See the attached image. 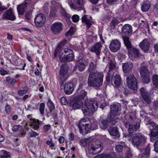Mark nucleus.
<instances>
[{"instance_id":"obj_4","label":"nucleus","mask_w":158,"mask_h":158,"mask_svg":"<svg viewBox=\"0 0 158 158\" xmlns=\"http://www.w3.org/2000/svg\"><path fill=\"white\" fill-rule=\"evenodd\" d=\"M144 135L140 133H137L132 136L131 143L133 146L138 148V146L142 145L146 141Z\"/></svg>"},{"instance_id":"obj_15","label":"nucleus","mask_w":158,"mask_h":158,"mask_svg":"<svg viewBox=\"0 0 158 158\" xmlns=\"http://www.w3.org/2000/svg\"><path fill=\"white\" fill-rule=\"evenodd\" d=\"M102 45L101 43L98 42L93 45L91 48L90 51L95 53L97 57L100 59L99 55L101 52V49Z\"/></svg>"},{"instance_id":"obj_46","label":"nucleus","mask_w":158,"mask_h":158,"mask_svg":"<svg viewBox=\"0 0 158 158\" xmlns=\"http://www.w3.org/2000/svg\"><path fill=\"white\" fill-rule=\"evenodd\" d=\"M63 52L65 54L67 55V54H69L73 52L71 49L69 48H65L64 49Z\"/></svg>"},{"instance_id":"obj_35","label":"nucleus","mask_w":158,"mask_h":158,"mask_svg":"<svg viewBox=\"0 0 158 158\" xmlns=\"http://www.w3.org/2000/svg\"><path fill=\"white\" fill-rule=\"evenodd\" d=\"M123 39L124 44L127 49L131 48L132 45H131L129 37L126 36H123Z\"/></svg>"},{"instance_id":"obj_18","label":"nucleus","mask_w":158,"mask_h":158,"mask_svg":"<svg viewBox=\"0 0 158 158\" xmlns=\"http://www.w3.org/2000/svg\"><path fill=\"white\" fill-rule=\"evenodd\" d=\"M140 92L144 100L147 104H150L151 102V101L148 95V94L146 90L144 88H142L140 89Z\"/></svg>"},{"instance_id":"obj_44","label":"nucleus","mask_w":158,"mask_h":158,"mask_svg":"<svg viewBox=\"0 0 158 158\" xmlns=\"http://www.w3.org/2000/svg\"><path fill=\"white\" fill-rule=\"evenodd\" d=\"M61 12L62 15L65 18H70V16L69 14L67 13L64 9H61Z\"/></svg>"},{"instance_id":"obj_34","label":"nucleus","mask_w":158,"mask_h":158,"mask_svg":"<svg viewBox=\"0 0 158 158\" xmlns=\"http://www.w3.org/2000/svg\"><path fill=\"white\" fill-rule=\"evenodd\" d=\"M78 63V69L80 71H83L86 67V66L84 63V61L82 59H79L77 61Z\"/></svg>"},{"instance_id":"obj_40","label":"nucleus","mask_w":158,"mask_h":158,"mask_svg":"<svg viewBox=\"0 0 158 158\" xmlns=\"http://www.w3.org/2000/svg\"><path fill=\"white\" fill-rule=\"evenodd\" d=\"M96 68V65H95L93 62H91L89 65L88 71L89 73H91Z\"/></svg>"},{"instance_id":"obj_45","label":"nucleus","mask_w":158,"mask_h":158,"mask_svg":"<svg viewBox=\"0 0 158 158\" xmlns=\"http://www.w3.org/2000/svg\"><path fill=\"white\" fill-rule=\"evenodd\" d=\"M45 105V104L44 103H41L40 105L39 110L40 114H43L44 112Z\"/></svg>"},{"instance_id":"obj_59","label":"nucleus","mask_w":158,"mask_h":158,"mask_svg":"<svg viewBox=\"0 0 158 158\" xmlns=\"http://www.w3.org/2000/svg\"><path fill=\"white\" fill-rule=\"evenodd\" d=\"M152 83L153 87L155 88L158 87V80H153Z\"/></svg>"},{"instance_id":"obj_20","label":"nucleus","mask_w":158,"mask_h":158,"mask_svg":"<svg viewBox=\"0 0 158 158\" xmlns=\"http://www.w3.org/2000/svg\"><path fill=\"white\" fill-rule=\"evenodd\" d=\"M122 32L125 35H129L132 32V28L131 26L128 24H126L122 28Z\"/></svg>"},{"instance_id":"obj_3","label":"nucleus","mask_w":158,"mask_h":158,"mask_svg":"<svg viewBox=\"0 0 158 158\" xmlns=\"http://www.w3.org/2000/svg\"><path fill=\"white\" fill-rule=\"evenodd\" d=\"M87 93L84 90L81 91L80 94L77 97L75 101L70 103L69 106L74 109H79L84 104L83 101L87 95Z\"/></svg>"},{"instance_id":"obj_64","label":"nucleus","mask_w":158,"mask_h":158,"mask_svg":"<svg viewBox=\"0 0 158 158\" xmlns=\"http://www.w3.org/2000/svg\"><path fill=\"white\" fill-rule=\"evenodd\" d=\"M154 51L156 52H158V43L155 44L154 45Z\"/></svg>"},{"instance_id":"obj_37","label":"nucleus","mask_w":158,"mask_h":158,"mask_svg":"<svg viewBox=\"0 0 158 158\" xmlns=\"http://www.w3.org/2000/svg\"><path fill=\"white\" fill-rule=\"evenodd\" d=\"M119 23V22L117 19H114L111 22L110 26L111 29H114Z\"/></svg>"},{"instance_id":"obj_17","label":"nucleus","mask_w":158,"mask_h":158,"mask_svg":"<svg viewBox=\"0 0 158 158\" xmlns=\"http://www.w3.org/2000/svg\"><path fill=\"white\" fill-rule=\"evenodd\" d=\"M129 57L132 59L137 58L139 56L140 53L137 49L132 48L128 49Z\"/></svg>"},{"instance_id":"obj_61","label":"nucleus","mask_w":158,"mask_h":158,"mask_svg":"<svg viewBox=\"0 0 158 158\" xmlns=\"http://www.w3.org/2000/svg\"><path fill=\"white\" fill-rule=\"evenodd\" d=\"M5 111L8 114H9L10 111V106L9 105H6L5 108Z\"/></svg>"},{"instance_id":"obj_22","label":"nucleus","mask_w":158,"mask_h":158,"mask_svg":"<svg viewBox=\"0 0 158 158\" xmlns=\"http://www.w3.org/2000/svg\"><path fill=\"white\" fill-rule=\"evenodd\" d=\"M103 80H88V84L89 86L99 87L102 83Z\"/></svg>"},{"instance_id":"obj_28","label":"nucleus","mask_w":158,"mask_h":158,"mask_svg":"<svg viewBox=\"0 0 158 158\" xmlns=\"http://www.w3.org/2000/svg\"><path fill=\"white\" fill-rule=\"evenodd\" d=\"M109 131L110 135L112 136H118V131L117 126H114L113 124L110 126Z\"/></svg>"},{"instance_id":"obj_47","label":"nucleus","mask_w":158,"mask_h":158,"mask_svg":"<svg viewBox=\"0 0 158 158\" xmlns=\"http://www.w3.org/2000/svg\"><path fill=\"white\" fill-rule=\"evenodd\" d=\"M28 135L29 137H32L37 136L38 134L37 133L33 131H32L31 132H28Z\"/></svg>"},{"instance_id":"obj_12","label":"nucleus","mask_w":158,"mask_h":158,"mask_svg":"<svg viewBox=\"0 0 158 158\" xmlns=\"http://www.w3.org/2000/svg\"><path fill=\"white\" fill-rule=\"evenodd\" d=\"M69 69V66L67 64H64L61 66L60 71V78L66 79L68 78V71Z\"/></svg>"},{"instance_id":"obj_19","label":"nucleus","mask_w":158,"mask_h":158,"mask_svg":"<svg viewBox=\"0 0 158 158\" xmlns=\"http://www.w3.org/2000/svg\"><path fill=\"white\" fill-rule=\"evenodd\" d=\"M141 48L145 52L148 51L150 47V44L148 39H144L139 44Z\"/></svg>"},{"instance_id":"obj_5","label":"nucleus","mask_w":158,"mask_h":158,"mask_svg":"<svg viewBox=\"0 0 158 158\" xmlns=\"http://www.w3.org/2000/svg\"><path fill=\"white\" fill-rule=\"evenodd\" d=\"M121 108V106L119 104H113L111 105L110 112L108 114V116L113 119L115 117L120 114Z\"/></svg>"},{"instance_id":"obj_1","label":"nucleus","mask_w":158,"mask_h":158,"mask_svg":"<svg viewBox=\"0 0 158 158\" xmlns=\"http://www.w3.org/2000/svg\"><path fill=\"white\" fill-rule=\"evenodd\" d=\"M98 107V102L93 98L85 99L82 107V110L85 115L92 113L96 110Z\"/></svg>"},{"instance_id":"obj_48","label":"nucleus","mask_w":158,"mask_h":158,"mask_svg":"<svg viewBox=\"0 0 158 158\" xmlns=\"http://www.w3.org/2000/svg\"><path fill=\"white\" fill-rule=\"evenodd\" d=\"M73 30V27H71L69 30L66 33V35L69 36L72 35L74 33Z\"/></svg>"},{"instance_id":"obj_11","label":"nucleus","mask_w":158,"mask_h":158,"mask_svg":"<svg viewBox=\"0 0 158 158\" xmlns=\"http://www.w3.org/2000/svg\"><path fill=\"white\" fill-rule=\"evenodd\" d=\"M50 28L53 34H59L62 30V24L59 22H55L51 25Z\"/></svg>"},{"instance_id":"obj_25","label":"nucleus","mask_w":158,"mask_h":158,"mask_svg":"<svg viewBox=\"0 0 158 158\" xmlns=\"http://www.w3.org/2000/svg\"><path fill=\"white\" fill-rule=\"evenodd\" d=\"M113 119L108 115L107 119L106 120H102L100 124V128L102 129H106L108 126L109 123H110Z\"/></svg>"},{"instance_id":"obj_60","label":"nucleus","mask_w":158,"mask_h":158,"mask_svg":"<svg viewBox=\"0 0 158 158\" xmlns=\"http://www.w3.org/2000/svg\"><path fill=\"white\" fill-rule=\"evenodd\" d=\"M74 138V135L73 133H71L69 134V139L70 141L73 140Z\"/></svg>"},{"instance_id":"obj_54","label":"nucleus","mask_w":158,"mask_h":158,"mask_svg":"<svg viewBox=\"0 0 158 158\" xmlns=\"http://www.w3.org/2000/svg\"><path fill=\"white\" fill-rule=\"evenodd\" d=\"M51 126L50 125H45L44 127V129L45 132H47L50 129Z\"/></svg>"},{"instance_id":"obj_33","label":"nucleus","mask_w":158,"mask_h":158,"mask_svg":"<svg viewBox=\"0 0 158 158\" xmlns=\"http://www.w3.org/2000/svg\"><path fill=\"white\" fill-rule=\"evenodd\" d=\"M13 131H17L20 133L22 135H25V133L23 132V127L20 125H16L14 126L12 129Z\"/></svg>"},{"instance_id":"obj_55","label":"nucleus","mask_w":158,"mask_h":158,"mask_svg":"<svg viewBox=\"0 0 158 158\" xmlns=\"http://www.w3.org/2000/svg\"><path fill=\"white\" fill-rule=\"evenodd\" d=\"M154 150L158 153V140L156 141L154 144Z\"/></svg>"},{"instance_id":"obj_36","label":"nucleus","mask_w":158,"mask_h":158,"mask_svg":"<svg viewBox=\"0 0 158 158\" xmlns=\"http://www.w3.org/2000/svg\"><path fill=\"white\" fill-rule=\"evenodd\" d=\"M0 157L1 158H10L9 152L5 150H1L0 152Z\"/></svg>"},{"instance_id":"obj_6","label":"nucleus","mask_w":158,"mask_h":158,"mask_svg":"<svg viewBox=\"0 0 158 158\" xmlns=\"http://www.w3.org/2000/svg\"><path fill=\"white\" fill-rule=\"evenodd\" d=\"M149 125L150 126L151 140L153 141L158 138V125L152 121L149 122Z\"/></svg>"},{"instance_id":"obj_16","label":"nucleus","mask_w":158,"mask_h":158,"mask_svg":"<svg viewBox=\"0 0 158 158\" xmlns=\"http://www.w3.org/2000/svg\"><path fill=\"white\" fill-rule=\"evenodd\" d=\"M140 73L141 77L143 79H150V76L147 67L143 66L140 68Z\"/></svg>"},{"instance_id":"obj_62","label":"nucleus","mask_w":158,"mask_h":158,"mask_svg":"<svg viewBox=\"0 0 158 158\" xmlns=\"http://www.w3.org/2000/svg\"><path fill=\"white\" fill-rule=\"evenodd\" d=\"M47 144L49 145L50 147H53L55 145L54 144L52 143V140L49 141L48 140L46 142Z\"/></svg>"},{"instance_id":"obj_29","label":"nucleus","mask_w":158,"mask_h":158,"mask_svg":"<svg viewBox=\"0 0 158 158\" xmlns=\"http://www.w3.org/2000/svg\"><path fill=\"white\" fill-rule=\"evenodd\" d=\"M30 126L34 130H37L39 127L40 122L39 120L33 119L30 121Z\"/></svg>"},{"instance_id":"obj_63","label":"nucleus","mask_w":158,"mask_h":158,"mask_svg":"<svg viewBox=\"0 0 158 158\" xmlns=\"http://www.w3.org/2000/svg\"><path fill=\"white\" fill-rule=\"evenodd\" d=\"M158 107V102L157 101H155L153 102V108L154 109L156 110L157 108Z\"/></svg>"},{"instance_id":"obj_9","label":"nucleus","mask_w":158,"mask_h":158,"mask_svg":"<svg viewBox=\"0 0 158 158\" xmlns=\"http://www.w3.org/2000/svg\"><path fill=\"white\" fill-rule=\"evenodd\" d=\"M89 152L90 154H96L100 153L102 149V147L101 144H93L88 148Z\"/></svg>"},{"instance_id":"obj_51","label":"nucleus","mask_w":158,"mask_h":158,"mask_svg":"<svg viewBox=\"0 0 158 158\" xmlns=\"http://www.w3.org/2000/svg\"><path fill=\"white\" fill-rule=\"evenodd\" d=\"M60 101L61 104L63 105H66L68 103L66 99L64 97H62L61 98Z\"/></svg>"},{"instance_id":"obj_8","label":"nucleus","mask_w":158,"mask_h":158,"mask_svg":"<svg viewBox=\"0 0 158 158\" xmlns=\"http://www.w3.org/2000/svg\"><path fill=\"white\" fill-rule=\"evenodd\" d=\"M59 59L60 62L62 63L73 60L74 59V53L73 52L70 54L66 55L64 54L63 52H60L59 53Z\"/></svg>"},{"instance_id":"obj_10","label":"nucleus","mask_w":158,"mask_h":158,"mask_svg":"<svg viewBox=\"0 0 158 158\" xmlns=\"http://www.w3.org/2000/svg\"><path fill=\"white\" fill-rule=\"evenodd\" d=\"M45 20V15L43 14H39L37 15L35 19V24L37 27H40L43 25Z\"/></svg>"},{"instance_id":"obj_32","label":"nucleus","mask_w":158,"mask_h":158,"mask_svg":"<svg viewBox=\"0 0 158 158\" xmlns=\"http://www.w3.org/2000/svg\"><path fill=\"white\" fill-rule=\"evenodd\" d=\"M150 6V4L148 1H144L141 5V10L143 12H146L149 10Z\"/></svg>"},{"instance_id":"obj_14","label":"nucleus","mask_w":158,"mask_h":158,"mask_svg":"<svg viewBox=\"0 0 158 158\" xmlns=\"http://www.w3.org/2000/svg\"><path fill=\"white\" fill-rule=\"evenodd\" d=\"M3 19H8L14 21L16 17L13 13L12 9L10 8L6 11L4 12L2 15Z\"/></svg>"},{"instance_id":"obj_41","label":"nucleus","mask_w":158,"mask_h":158,"mask_svg":"<svg viewBox=\"0 0 158 158\" xmlns=\"http://www.w3.org/2000/svg\"><path fill=\"white\" fill-rule=\"evenodd\" d=\"M47 106L49 109L51 110L55 108L53 103L50 99H48Z\"/></svg>"},{"instance_id":"obj_13","label":"nucleus","mask_w":158,"mask_h":158,"mask_svg":"<svg viewBox=\"0 0 158 158\" xmlns=\"http://www.w3.org/2000/svg\"><path fill=\"white\" fill-rule=\"evenodd\" d=\"M121 46L120 42L117 40H114L110 44L109 48L111 52H115L119 50Z\"/></svg>"},{"instance_id":"obj_43","label":"nucleus","mask_w":158,"mask_h":158,"mask_svg":"<svg viewBox=\"0 0 158 158\" xmlns=\"http://www.w3.org/2000/svg\"><path fill=\"white\" fill-rule=\"evenodd\" d=\"M144 152H145L144 156H146L147 157L149 155L150 153V149L149 148H146L145 150L143 149L141 151V152L142 154Z\"/></svg>"},{"instance_id":"obj_7","label":"nucleus","mask_w":158,"mask_h":158,"mask_svg":"<svg viewBox=\"0 0 158 158\" xmlns=\"http://www.w3.org/2000/svg\"><path fill=\"white\" fill-rule=\"evenodd\" d=\"M83 0H69L68 1V3L71 9H79L80 10H83L85 13V10L83 8Z\"/></svg>"},{"instance_id":"obj_39","label":"nucleus","mask_w":158,"mask_h":158,"mask_svg":"<svg viewBox=\"0 0 158 158\" xmlns=\"http://www.w3.org/2000/svg\"><path fill=\"white\" fill-rule=\"evenodd\" d=\"M116 63L114 60H110L108 63L109 70L111 71L115 69L116 67Z\"/></svg>"},{"instance_id":"obj_56","label":"nucleus","mask_w":158,"mask_h":158,"mask_svg":"<svg viewBox=\"0 0 158 158\" xmlns=\"http://www.w3.org/2000/svg\"><path fill=\"white\" fill-rule=\"evenodd\" d=\"M97 78L103 79L104 75L102 73L97 72Z\"/></svg>"},{"instance_id":"obj_50","label":"nucleus","mask_w":158,"mask_h":158,"mask_svg":"<svg viewBox=\"0 0 158 158\" xmlns=\"http://www.w3.org/2000/svg\"><path fill=\"white\" fill-rule=\"evenodd\" d=\"M72 19L74 22H77L79 20V17L78 15H75L72 16Z\"/></svg>"},{"instance_id":"obj_24","label":"nucleus","mask_w":158,"mask_h":158,"mask_svg":"<svg viewBox=\"0 0 158 158\" xmlns=\"http://www.w3.org/2000/svg\"><path fill=\"white\" fill-rule=\"evenodd\" d=\"M127 85L129 88L136 90L138 88L137 80H127Z\"/></svg>"},{"instance_id":"obj_31","label":"nucleus","mask_w":158,"mask_h":158,"mask_svg":"<svg viewBox=\"0 0 158 158\" xmlns=\"http://www.w3.org/2000/svg\"><path fill=\"white\" fill-rule=\"evenodd\" d=\"M140 125L139 123H135L134 125H129L128 131L130 134H132L134 131H136L139 128Z\"/></svg>"},{"instance_id":"obj_30","label":"nucleus","mask_w":158,"mask_h":158,"mask_svg":"<svg viewBox=\"0 0 158 158\" xmlns=\"http://www.w3.org/2000/svg\"><path fill=\"white\" fill-rule=\"evenodd\" d=\"M94 158H116V156L114 153H111L110 154H101Z\"/></svg>"},{"instance_id":"obj_21","label":"nucleus","mask_w":158,"mask_h":158,"mask_svg":"<svg viewBox=\"0 0 158 158\" xmlns=\"http://www.w3.org/2000/svg\"><path fill=\"white\" fill-rule=\"evenodd\" d=\"M73 85L72 82L67 83L64 86V89L66 94H71L74 90Z\"/></svg>"},{"instance_id":"obj_42","label":"nucleus","mask_w":158,"mask_h":158,"mask_svg":"<svg viewBox=\"0 0 158 158\" xmlns=\"http://www.w3.org/2000/svg\"><path fill=\"white\" fill-rule=\"evenodd\" d=\"M90 73L88 79H99L97 78V72H92L89 73Z\"/></svg>"},{"instance_id":"obj_57","label":"nucleus","mask_w":158,"mask_h":158,"mask_svg":"<svg viewBox=\"0 0 158 158\" xmlns=\"http://www.w3.org/2000/svg\"><path fill=\"white\" fill-rule=\"evenodd\" d=\"M7 9V7H5L4 6H2L1 3L0 2V14L4 10H6Z\"/></svg>"},{"instance_id":"obj_26","label":"nucleus","mask_w":158,"mask_h":158,"mask_svg":"<svg viewBox=\"0 0 158 158\" xmlns=\"http://www.w3.org/2000/svg\"><path fill=\"white\" fill-rule=\"evenodd\" d=\"M91 17H88L87 15H84L82 17V22L83 23L87 25V28L88 29L92 24Z\"/></svg>"},{"instance_id":"obj_23","label":"nucleus","mask_w":158,"mask_h":158,"mask_svg":"<svg viewBox=\"0 0 158 158\" xmlns=\"http://www.w3.org/2000/svg\"><path fill=\"white\" fill-rule=\"evenodd\" d=\"M27 3L26 2L23 3L18 5L17 7V10L19 15H22L27 9Z\"/></svg>"},{"instance_id":"obj_38","label":"nucleus","mask_w":158,"mask_h":158,"mask_svg":"<svg viewBox=\"0 0 158 158\" xmlns=\"http://www.w3.org/2000/svg\"><path fill=\"white\" fill-rule=\"evenodd\" d=\"M67 41V40H66L65 39H64L58 45L54 52V55L55 56L56 55H57L59 52V49L60 48H59V46H60L64 45L66 43Z\"/></svg>"},{"instance_id":"obj_58","label":"nucleus","mask_w":158,"mask_h":158,"mask_svg":"<svg viewBox=\"0 0 158 158\" xmlns=\"http://www.w3.org/2000/svg\"><path fill=\"white\" fill-rule=\"evenodd\" d=\"M27 91L25 89H21L18 91V94L21 96L23 95V94H26L27 93Z\"/></svg>"},{"instance_id":"obj_49","label":"nucleus","mask_w":158,"mask_h":158,"mask_svg":"<svg viewBox=\"0 0 158 158\" xmlns=\"http://www.w3.org/2000/svg\"><path fill=\"white\" fill-rule=\"evenodd\" d=\"M123 149V146L120 144L116 146V151L118 152H121Z\"/></svg>"},{"instance_id":"obj_2","label":"nucleus","mask_w":158,"mask_h":158,"mask_svg":"<svg viewBox=\"0 0 158 158\" xmlns=\"http://www.w3.org/2000/svg\"><path fill=\"white\" fill-rule=\"evenodd\" d=\"M91 126V123L89 118H85L81 119L78 124L80 133L82 134L88 133Z\"/></svg>"},{"instance_id":"obj_52","label":"nucleus","mask_w":158,"mask_h":158,"mask_svg":"<svg viewBox=\"0 0 158 158\" xmlns=\"http://www.w3.org/2000/svg\"><path fill=\"white\" fill-rule=\"evenodd\" d=\"M121 80H114V83L115 87H118L121 83Z\"/></svg>"},{"instance_id":"obj_27","label":"nucleus","mask_w":158,"mask_h":158,"mask_svg":"<svg viewBox=\"0 0 158 158\" xmlns=\"http://www.w3.org/2000/svg\"><path fill=\"white\" fill-rule=\"evenodd\" d=\"M132 68V64L131 62H127L123 64V69L124 73H129L131 71Z\"/></svg>"},{"instance_id":"obj_53","label":"nucleus","mask_w":158,"mask_h":158,"mask_svg":"<svg viewBox=\"0 0 158 158\" xmlns=\"http://www.w3.org/2000/svg\"><path fill=\"white\" fill-rule=\"evenodd\" d=\"M6 82L8 84H10L13 85L16 83V80H6Z\"/></svg>"}]
</instances>
